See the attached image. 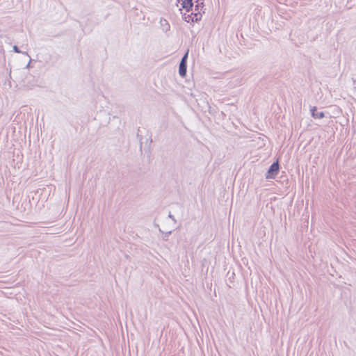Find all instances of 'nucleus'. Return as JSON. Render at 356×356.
<instances>
[{
    "label": "nucleus",
    "instance_id": "13",
    "mask_svg": "<svg viewBox=\"0 0 356 356\" xmlns=\"http://www.w3.org/2000/svg\"><path fill=\"white\" fill-rule=\"evenodd\" d=\"M140 149H142V143L141 142H140Z\"/></svg>",
    "mask_w": 356,
    "mask_h": 356
},
{
    "label": "nucleus",
    "instance_id": "11",
    "mask_svg": "<svg viewBox=\"0 0 356 356\" xmlns=\"http://www.w3.org/2000/svg\"><path fill=\"white\" fill-rule=\"evenodd\" d=\"M201 5H203V3L202 2L201 3H197L196 6H195V11H200L199 9H200V7L201 6Z\"/></svg>",
    "mask_w": 356,
    "mask_h": 356
},
{
    "label": "nucleus",
    "instance_id": "2",
    "mask_svg": "<svg viewBox=\"0 0 356 356\" xmlns=\"http://www.w3.org/2000/svg\"><path fill=\"white\" fill-rule=\"evenodd\" d=\"M310 111H311L312 116L314 118L321 119L325 117V113L322 111H321V112L317 111V108L316 106L312 107Z\"/></svg>",
    "mask_w": 356,
    "mask_h": 356
},
{
    "label": "nucleus",
    "instance_id": "8",
    "mask_svg": "<svg viewBox=\"0 0 356 356\" xmlns=\"http://www.w3.org/2000/svg\"><path fill=\"white\" fill-rule=\"evenodd\" d=\"M188 54V52L187 51V52L184 55V56L182 57V58H181V61H180V62L187 63Z\"/></svg>",
    "mask_w": 356,
    "mask_h": 356
},
{
    "label": "nucleus",
    "instance_id": "12",
    "mask_svg": "<svg viewBox=\"0 0 356 356\" xmlns=\"http://www.w3.org/2000/svg\"><path fill=\"white\" fill-rule=\"evenodd\" d=\"M168 217L171 218L174 222H176V219L175 218L174 216L171 214V213H169Z\"/></svg>",
    "mask_w": 356,
    "mask_h": 356
},
{
    "label": "nucleus",
    "instance_id": "5",
    "mask_svg": "<svg viewBox=\"0 0 356 356\" xmlns=\"http://www.w3.org/2000/svg\"><path fill=\"white\" fill-rule=\"evenodd\" d=\"M192 22H197L202 18V14L200 11L197 13H192Z\"/></svg>",
    "mask_w": 356,
    "mask_h": 356
},
{
    "label": "nucleus",
    "instance_id": "7",
    "mask_svg": "<svg viewBox=\"0 0 356 356\" xmlns=\"http://www.w3.org/2000/svg\"><path fill=\"white\" fill-rule=\"evenodd\" d=\"M172 234V231L167 232L164 234L163 240L167 241L168 240L169 236Z\"/></svg>",
    "mask_w": 356,
    "mask_h": 356
},
{
    "label": "nucleus",
    "instance_id": "1",
    "mask_svg": "<svg viewBox=\"0 0 356 356\" xmlns=\"http://www.w3.org/2000/svg\"><path fill=\"white\" fill-rule=\"evenodd\" d=\"M280 171V164L278 161L273 162L269 167L266 175V179H275Z\"/></svg>",
    "mask_w": 356,
    "mask_h": 356
},
{
    "label": "nucleus",
    "instance_id": "6",
    "mask_svg": "<svg viewBox=\"0 0 356 356\" xmlns=\"http://www.w3.org/2000/svg\"><path fill=\"white\" fill-rule=\"evenodd\" d=\"M161 25L163 27V31H168L170 29V24L168 21L164 19H161L160 21Z\"/></svg>",
    "mask_w": 356,
    "mask_h": 356
},
{
    "label": "nucleus",
    "instance_id": "10",
    "mask_svg": "<svg viewBox=\"0 0 356 356\" xmlns=\"http://www.w3.org/2000/svg\"><path fill=\"white\" fill-rule=\"evenodd\" d=\"M13 50L16 53H21V51L19 50V47L16 45L13 46Z\"/></svg>",
    "mask_w": 356,
    "mask_h": 356
},
{
    "label": "nucleus",
    "instance_id": "3",
    "mask_svg": "<svg viewBox=\"0 0 356 356\" xmlns=\"http://www.w3.org/2000/svg\"><path fill=\"white\" fill-rule=\"evenodd\" d=\"M187 72V63L180 62L179 66V74L181 77H185Z\"/></svg>",
    "mask_w": 356,
    "mask_h": 356
},
{
    "label": "nucleus",
    "instance_id": "4",
    "mask_svg": "<svg viewBox=\"0 0 356 356\" xmlns=\"http://www.w3.org/2000/svg\"><path fill=\"white\" fill-rule=\"evenodd\" d=\"M181 4L183 8H185L187 12H189L191 10L193 9V0H184Z\"/></svg>",
    "mask_w": 356,
    "mask_h": 356
},
{
    "label": "nucleus",
    "instance_id": "9",
    "mask_svg": "<svg viewBox=\"0 0 356 356\" xmlns=\"http://www.w3.org/2000/svg\"><path fill=\"white\" fill-rule=\"evenodd\" d=\"M193 17V16H192V13H191V15H188L187 17H184V18H185V20H186V22H192V17Z\"/></svg>",
    "mask_w": 356,
    "mask_h": 356
}]
</instances>
